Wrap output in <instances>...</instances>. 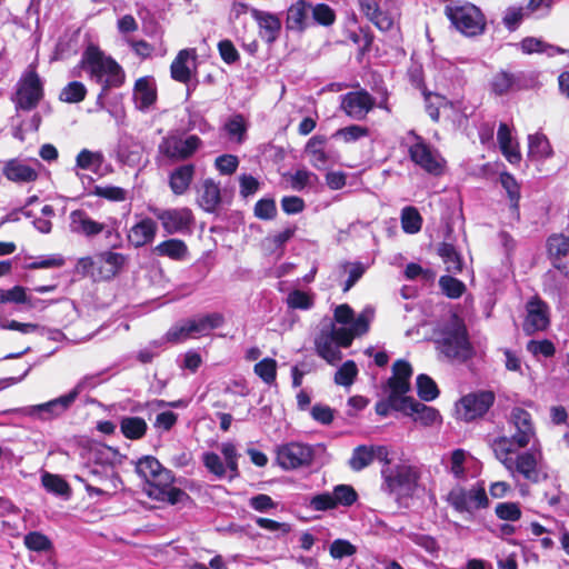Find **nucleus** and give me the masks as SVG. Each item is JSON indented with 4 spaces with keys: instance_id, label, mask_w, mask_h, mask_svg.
Returning a JSON list of instances; mask_svg holds the SVG:
<instances>
[{
    "instance_id": "nucleus-49",
    "label": "nucleus",
    "mask_w": 569,
    "mask_h": 569,
    "mask_svg": "<svg viewBox=\"0 0 569 569\" xmlns=\"http://www.w3.org/2000/svg\"><path fill=\"white\" fill-rule=\"evenodd\" d=\"M87 92L82 82L71 81L61 90L59 100L66 103H79L86 99Z\"/></svg>"
},
{
    "instance_id": "nucleus-19",
    "label": "nucleus",
    "mask_w": 569,
    "mask_h": 569,
    "mask_svg": "<svg viewBox=\"0 0 569 569\" xmlns=\"http://www.w3.org/2000/svg\"><path fill=\"white\" fill-rule=\"evenodd\" d=\"M413 373L411 365L403 359H398L392 365V376L387 380V386L393 395L408 397L410 391V378Z\"/></svg>"
},
{
    "instance_id": "nucleus-20",
    "label": "nucleus",
    "mask_w": 569,
    "mask_h": 569,
    "mask_svg": "<svg viewBox=\"0 0 569 569\" xmlns=\"http://www.w3.org/2000/svg\"><path fill=\"white\" fill-rule=\"evenodd\" d=\"M250 13L260 29L261 38L268 44L276 42L282 28L279 17L272 12L262 11L256 8L250 9Z\"/></svg>"
},
{
    "instance_id": "nucleus-35",
    "label": "nucleus",
    "mask_w": 569,
    "mask_h": 569,
    "mask_svg": "<svg viewBox=\"0 0 569 569\" xmlns=\"http://www.w3.org/2000/svg\"><path fill=\"white\" fill-rule=\"evenodd\" d=\"M515 470L531 482L539 481L538 462L536 456L530 451L517 456Z\"/></svg>"
},
{
    "instance_id": "nucleus-40",
    "label": "nucleus",
    "mask_w": 569,
    "mask_h": 569,
    "mask_svg": "<svg viewBox=\"0 0 569 569\" xmlns=\"http://www.w3.org/2000/svg\"><path fill=\"white\" fill-rule=\"evenodd\" d=\"M221 202L219 186L212 179H206L202 182V192L200 196V206L207 212H214Z\"/></svg>"
},
{
    "instance_id": "nucleus-29",
    "label": "nucleus",
    "mask_w": 569,
    "mask_h": 569,
    "mask_svg": "<svg viewBox=\"0 0 569 569\" xmlns=\"http://www.w3.org/2000/svg\"><path fill=\"white\" fill-rule=\"evenodd\" d=\"M190 58L197 59L194 48L182 49L177 53L170 66V76L174 81L186 84L191 80V70L188 67Z\"/></svg>"
},
{
    "instance_id": "nucleus-23",
    "label": "nucleus",
    "mask_w": 569,
    "mask_h": 569,
    "mask_svg": "<svg viewBox=\"0 0 569 569\" xmlns=\"http://www.w3.org/2000/svg\"><path fill=\"white\" fill-rule=\"evenodd\" d=\"M70 227L72 232L92 238L104 231L106 224L93 220L89 213L82 209L70 212Z\"/></svg>"
},
{
    "instance_id": "nucleus-43",
    "label": "nucleus",
    "mask_w": 569,
    "mask_h": 569,
    "mask_svg": "<svg viewBox=\"0 0 569 569\" xmlns=\"http://www.w3.org/2000/svg\"><path fill=\"white\" fill-rule=\"evenodd\" d=\"M375 457L376 452L373 447L360 445L353 449L349 466L352 470L360 471L371 465Z\"/></svg>"
},
{
    "instance_id": "nucleus-25",
    "label": "nucleus",
    "mask_w": 569,
    "mask_h": 569,
    "mask_svg": "<svg viewBox=\"0 0 569 569\" xmlns=\"http://www.w3.org/2000/svg\"><path fill=\"white\" fill-rule=\"evenodd\" d=\"M405 415L413 417V420L420 422L422 426H432L441 419L440 412L433 407H429L422 402L417 401L412 397H407Z\"/></svg>"
},
{
    "instance_id": "nucleus-36",
    "label": "nucleus",
    "mask_w": 569,
    "mask_h": 569,
    "mask_svg": "<svg viewBox=\"0 0 569 569\" xmlns=\"http://www.w3.org/2000/svg\"><path fill=\"white\" fill-rule=\"evenodd\" d=\"M326 142L327 138L325 136H313L306 146V152L310 156L311 164L319 170L325 169L329 160L323 149Z\"/></svg>"
},
{
    "instance_id": "nucleus-51",
    "label": "nucleus",
    "mask_w": 569,
    "mask_h": 569,
    "mask_svg": "<svg viewBox=\"0 0 569 569\" xmlns=\"http://www.w3.org/2000/svg\"><path fill=\"white\" fill-rule=\"evenodd\" d=\"M23 543L27 549L36 552L50 551L53 547L48 536L40 531H30L23 538Z\"/></svg>"
},
{
    "instance_id": "nucleus-5",
    "label": "nucleus",
    "mask_w": 569,
    "mask_h": 569,
    "mask_svg": "<svg viewBox=\"0 0 569 569\" xmlns=\"http://www.w3.org/2000/svg\"><path fill=\"white\" fill-rule=\"evenodd\" d=\"M44 97L43 82L36 69L27 70L19 81L12 101L17 110L31 111Z\"/></svg>"
},
{
    "instance_id": "nucleus-31",
    "label": "nucleus",
    "mask_w": 569,
    "mask_h": 569,
    "mask_svg": "<svg viewBox=\"0 0 569 569\" xmlns=\"http://www.w3.org/2000/svg\"><path fill=\"white\" fill-rule=\"evenodd\" d=\"M437 253L446 266L448 273L458 274L462 272L465 266L463 258L455 244L446 241L440 242Z\"/></svg>"
},
{
    "instance_id": "nucleus-1",
    "label": "nucleus",
    "mask_w": 569,
    "mask_h": 569,
    "mask_svg": "<svg viewBox=\"0 0 569 569\" xmlns=\"http://www.w3.org/2000/svg\"><path fill=\"white\" fill-rule=\"evenodd\" d=\"M80 68L83 69L90 80L101 86L97 97V103L102 106L103 98L113 88H120L126 81L122 67L96 44H89L81 57Z\"/></svg>"
},
{
    "instance_id": "nucleus-15",
    "label": "nucleus",
    "mask_w": 569,
    "mask_h": 569,
    "mask_svg": "<svg viewBox=\"0 0 569 569\" xmlns=\"http://www.w3.org/2000/svg\"><path fill=\"white\" fill-rule=\"evenodd\" d=\"M510 422L515 426L516 432L512 440L518 448H525L535 436V425L530 412L520 407L512 408L510 412Z\"/></svg>"
},
{
    "instance_id": "nucleus-59",
    "label": "nucleus",
    "mask_w": 569,
    "mask_h": 569,
    "mask_svg": "<svg viewBox=\"0 0 569 569\" xmlns=\"http://www.w3.org/2000/svg\"><path fill=\"white\" fill-rule=\"evenodd\" d=\"M370 134V129L366 126L350 124L340 128L333 134L340 137L346 143L355 142L361 138H366Z\"/></svg>"
},
{
    "instance_id": "nucleus-2",
    "label": "nucleus",
    "mask_w": 569,
    "mask_h": 569,
    "mask_svg": "<svg viewBox=\"0 0 569 569\" xmlns=\"http://www.w3.org/2000/svg\"><path fill=\"white\" fill-rule=\"evenodd\" d=\"M441 338L437 341L440 351L450 359L466 361L473 355L469 340L467 326L462 318L453 313L450 321L440 331Z\"/></svg>"
},
{
    "instance_id": "nucleus-21",
    "label": "nucleus",
    "mask_w": 569,
    "mask_h": 569,
    "mask_svg": "<svg viewBox=\"0 0 569 569\" xmlns=\"http://www.w3.org/2000/svg\"><path fill=\"white\" fill-rule=\"evenodd\" d=\"M158 99V90L154 80L149 77H140L133 86V100L140 111L150 109Z\"/></svg>"
},
{
    "instance_id": "nucleus-45",
    "label": "nucleus",
    "mask_w": 569,
    "mask_h": 569,
    "mask_svg": "<svg viewBox=\"0 0 569 569\" xmlns=\"http://www.w3.org/2000/svg\"><path fill=\"white\" fill-rule=\"evenodd\" d=\"M407 397H398L389 391L386 399L380 400L376 403V413L381 417H387L391 410L399 411L405 415Z\"/></svg>"
},
{
    "instance_id": "nucleus-55",
    "label": "nucleus",
    "mask_w": 569,
    "mask_h": 569,
    "mask_svg": "<svg viewBox=\"0 0 569 569\" xmlns=\"http://www.w3.org/2000/svg\"><path fill=\"white\" fill-rule=\"evenodd\" d=\"M331 493L335 499L336 507H350L358 499L356 489L350 485H338L333 488Z\"/></svg>"
},
{
    "instance_id": "nucleus-48",
    "label": "nucleus",
    "mask_w": 569,
    "mask_h": 569,
    "mask_svg": "<svg viewBox=\"0 0 569 569\" xmlns=\"http://www.w3.org/2000/svg\"><path fill=\"white\" fill-rule=\"evenodd\" d=\"M448 273L439 278V287L442 293L449 299L460 298L467 290L466 284Z\"/></svg>"
},
{
    "instance_id": "nucleus-62",
    "label": "nucleus",
    "mask_w": 569,
    "mask_h": 569,
    "mask_svg": "<svg viewBox=\"0 0 569 569\" xmlns=\"http://www.w3.org/2000/svg\"><path fill=\"white\" fill-rule=\"evenodd\" d=\"M527 351L535 357L542 356L545 358H551L556 355V346L549 339L529 340Z\"/></svg>"
},
{
    "instance_id": "nucleus-3",
    "label": "nucleus",
    "mask_w": 569,
    "mask_h": 569,
    "mask_svg": "<svg viewBox=\"0 0 569 569\" xmlns=\"http://www.w3.org/2000/svg\"><path fill=\"white\" fill-rule=\"evenodd\" d=\"M445 16L451 24L467 37L482 34L486 30V17L476 4L465 2L459 6H446Z\"/></svg>"
},
{
    "instance_id": "nucleus-44",
    "label": "nucleus",
    "mask_w": 569,
    "mask_h": 569,
    "mask_svg": "<svg viewBox=\"0 0 569 569\" xmlns=\"http://www.w3.org/2000/svg\"><path fill=\"white\" fill-rule=\"evenodd\" d=\"M417 393L422 401H432L438 398L440 390L435 380L426 375L420 373L416 379Z\"/></svg>"
},
{
    "instance_id": "nucleus-16",
    "label": "nucleus",
    "mask_w": 569,
    "mask_h": 569,
    "mask_svg": "<svg viewBox=\"0 0 569 569\" xmlns=\"http://www.w3.org/2000/svg\"><path fill=\"white\" fill-rule=\"evenodd\" d=\"M98 258V279L110 281L119 276L129 262V256L112 250L102 251Z\"/></svg>"
},
{
    "instance_id": "nucleus-64",
    "label": "nucleus",
    "mask_w": 569,
    "mask_h": 569,
    "mask_svg": "<svg viewBox=\"0 0 569 569\" xmlns=\"http://www.w3.org/2000/svg\"><path fill=\"white\" fill-rule=\"evenodd\" d=\"M202 462L207 470L217 478L226 477V467L218 453L213 451L204 452Z\"/></svg>"
},
{
    "instance_id": "nucleus-33",
    "label": "nucleus",
    "mask_w": 569,
    "mask_h": 569,
    "mask_svg": "<svg viewBox=\"0 0 569 569\" xmlns=\"http://www.w3.org/2000/svg\"><path fill=\"white\" fill-rule=\"evenodd\" d=\"M316 351L329 365H336L342 359V352L328 333L321 332L315 340Z\"/></svg>"
},
{
    "instance_id": "nucleus-58",
    "label": "nucleus",
    "mask_w": 569,
    "mask_h": 569,
    "mask_svg": "<svg viewBox=\"0 0 569 569\" xmlns=\"http://www.w3.org/2000/svg\"><path fill=\"white\" fill-rule=\"evenodd\" d=\"M312 19L316 23L323 27H330L336 21L335 10L327 3H317L310 8Z\"/></svg>"
},
{
    "instance_id": "nucleus-9",
    "label": "nucleus",
    "mask_w": 569,
    "mask_h": 569,
    "mask_svg": "<svg viewBox=\"0 0 569 569\" xmlns=\"http://www.w3.org/2000/svg\"><path fill=\"white\" fill-rule=\"evenodd\" d=\"M315 458L311 446L301 442H288L276 449V460L283 470L309 467Z\"/></svg>"
},
{
    "instance_id": "nucleus-60",
    "label": "nucleus",
    "mask_w": 569,
    "mask_h": 569,
    "mask_svg": "<svg viewBox=\"0 0 569 569\" xmlns=\"http://www.w3.org/2000/svg\"><path fill=\"white\" fill-rule=\"evenodd\" d=\"M91 194L113 202H121L127 199V191L117 186H94Z\"/></svg>"
},
{
    "instance_id": "nucleus-22",
    "label": "nucleus",
    "mask_w": 569,
    "mask_h": 569,
    "mask_svg": "<svg viewBox=\"0 0 569 569\" xmlns=\"http://www.w3.org/2000/svg\"><path fill=\"white\" fill-rule=\"evenodd\" d=\"M80 395V386H76L67 395L60 396L36 407L42 419H52L66 412Z\"/></svg>"
},
{
    "instance_id": "nucleus-28",
    "label": "nucleus",
    "mask_w": 569,
    "mask_h": 569,
    "mask_svg": "<svg viewBox=\"0 0 569 569\" xmlns=\"http://www.w3.org/2000/svg\"><path fill=\"white\" fill-rule=\"evenodd\" d=\"M196 166L193 163H184L177 167L169 174V187L173 194L182 196L186 193L193 180Z\"/></svg>"
},
{
    "instance_id": "nucleus-7",
    "label": "nucleus",
    "mask_w": 569,
    "mask_h": 569,
    "mask_svg": "<svg viewBox=\"0 0 569 569\" xmlns=\"http://www.w3.org/2000/svg\"><path fill=\"white\" fill-rule=\"evenodd\" d=\"M447 501L457 512L470 516L473 515L475 510L485 509L489 506L483 483H477L470 490L457 486L449 491Z\"/></svg>"
},
{
    "instance_id": "nucleus-10",
    "label": "nucleus",
    "mask_w": 569,
    "mask_h": 569,
    "mask_svg": "<svg viewBox=\"0 0 569 569\" xmlns=\"http://www.w3.org/2000/svg\"><path fill=\"white\" fill-rule=\"evenodd\" d=\"M496 395L491 390H479L465 395L459 400L462 418L469 422L482 418L493 406Z\"/></svg>"
},
{
    "instance_id": "nucleus-56",
    "label": "nucleus",
    "mask_w": 569,
    "mask_h": 569,
    "mask_svg": "<svg viewBox=\"0 0 569 569\" xmlns=\"http://www.w3.org/2000/svg\"><path fill=\"white\" fill-rule=\"evenodd\" d=\"M4 303H13V305L29 303V297L27 295V289L19 284L12 287L11 289L0 288V305H4Z\"/></svg>"
},
{
    "instance_id": "nucleus-61",
    "label": "nucleus",
    "mask_w": 569,
    "mask_h": 569,
    "mask_svg": "<svg viewBox=\"0 0 569 569\" xmlns=\"http://www.w3.org/2000/svg\"><path fill=\"white\" fill-rule=\"evenodd\" d=\"M277 204L273 198L259 199L253 208V214L260 220H272L277 217Z\"/></svg>"
},
{
    "instance_id": "nucleus-34",
    "label": "nucleus",
    "mask_w": 569,
    "mask_h": 569,
    "mask_svg": "<svg viewBox=\"0 0 569 569\" xmlns=\"http://www.w3.org/2000/svg\"><path fill=\"white\" fill-rule=\"evenodd\" d=\"M153 251L157 256L168 257L172 260L180 261L188 254V247L183 240L171 238L157 244Z\"/></svg>"
},
{
    "instance_id": "nucleus-63",
    "label": "nucleus",
    "mask_w": 569,
    "mask_h": 569,
    "mask_svg": "<svg viewBox=\"0 0 569 569\" xmlns=\"http://www.w3.org/2000/svg\"><path fill=\"white\" fill-rule=\"evenodd\" d=\"M496 516L505 521H517L521 518V509L518 502H500L495 508Z\"/></svg>"
},
{
    "instance_id": "nucleus-46",
    "label": "nucleus",
    "mask_w": 569,
    "mask_h": 569,
    "mask_svg": "<svg viewBox=\"0 0 569 569\" xmlns=\"http://www.w3.org/2000/svg\"><path fill=\"white\" fill-rule=\"evenodd\" d=\"M422 217L412 206L405 207L401 211V228L406 233L415 234L421 230Z\"/></svg>"
},
{
    "instance_id": "nucleus-8",
    "label": "nucleus",
    "mask_w": 569,
    "mask_h": 569,
    "mask_svg": "<svg viewBox=\"0 0 569 569\" xmlns=\"http://www.w3.org/2000/svg\"><path fill=\"white\" fill-rule=\"evenodd\" d=\"M202 147V140L197 134L182 139L178 134L163 137L158 146L159 152L171 162L190 159Z\"/></svg>"
},
{
    "instance_id": "nucleus-52",
    "label": "nucleus",
    "mask_w": 569,
    "mask_h": 569,
    "mask_svg": "<svg viewBox=\"0 0 569 569\" xmlns=\"http://www.w3.org/2000/svg\"><path fill=\"white\" fill-rule=\"evenodd\" d=\"M253 372L267 385H272L277 379V361L273 358H263L253 366Z\"/></svg>"
},
{
    "instance_id": "nucleus-27",
    "label": "nucleus",
    "mask_w": 569,
    "mask_h": 569,
    "mask_svg": "<svg viewBox=\"0 0 569 569\" xmlns=\"http://www.w3.org/2000/svg\"><path fill=\"white\" fill-rule=\"evenodd\" d=\"M157 230V222L144 218L130 228L127 238L134 248H140L153 241Z\"/></svg>"
},
{
    "instance_id": "nucleus-11",
    "label": "nucleus",
    "mask_w": 569,
    "mask_h": 569,
    "mask_svg": "<svg viewBox=\"0 0 569 569\" xmlns=\"http://www.w3.org/2000/svg\"><path fill=\"white\" fill-rule=\"evenodd\" d=\"M409 157L412 162L430 174L439 176L443 171V160L420 136H416V142L409 147Z\"/></svg>"
},
{
    "instance_id": "nucleus-42",
    "label": "nucleus",
    "mask_w": 569,
    "mask_h": 569,
    "mask_svg": "<svg viewBox=\"0 0 569 569\" xmlns=\"http://www.w3.org/2000/svg\"><path fill=\"white\" fill-rule=\"evenodd\" d=\"M104 162V156L101 151H91L82 149L76 157V166L82 170H92L97 172Z\"/></svg>"
},
{
    "instance_id": "nucleus-18",
    "label": "nucleus",
    "mask_w": 569,
    "mask_h": 569,
    "mask_svg": "<svg viewBox=\"0 0 569 569\" xmlns=\"http://www.w3.org/2000/svg\"><path fill=\"white\" fill-rule=\"evenodd\" d=\"M548 256L552 266L560 272L569 273V237L551 234L547 240Z\"/></svg>"
},
{
    "instance_id": "nucleus-57",
    "label": "nucleus",
    "mask_w": 569,
    "mask_h": 569,
    "mask_svg": "<svg viewBox=\"0 0 569 569\" xmlns=\"http://www.w3.org/2000/svg\"><path fill=\"white\" fill-rule=\"evenodd\" d=\"M358 376V368L353 360H347L335 373V382L340 386L350 387Z\"/></svg>"
},
{
    "instance_id": "nucleus-26",
    "label": "nucleus",
    "mask_w": 569,
    "mask_h": 569,
    "mask_svg": "<svg viewBox=\"0 0 569 569\" xmlns=\"http://www.w3.org/2000/svg\"><path fill=\"white\" fill-rule=\"evenodd\" d=\"M312 3L306 0H297L287 12L286 28L290 31L303 32L308 28V16Z\"/></svg>"
},
{
    "instance_id": "nucleus-47",
    "label": "nucleus",
    "mask_w": 569,
    "mask_h": 569,
    "mask_svg": "<svg viewBox=\"0 0 569 569\" xmlns=\"http://www.w3.org/2000/svg\"><path fill=\"white\" fill-rule=\"evenodd\" d=\"M221 453L226 461V471L229 470V480L232 481L240 477V470L238 466V459L240 455L237 451L236 446L232 442H223L221 445Z\"/></svg>"
},
{
    "instance_id": "nucleus-4",
    "label": "nucleus",
    "mask_w": 569,
    "mask_h": 569,
    "mask_svg": "<svg viewBox=\"0 0 569 569\" xmlns=\"http://www.w3.org/2000/svg\"><path fill=\"white\" fill-rule=\"evenodd\" d=\"M137 473L146 481L144 492L153 499V492L164 491L174 482L171 470L164 468L153 456H143L136 465Z\"/></svg>"
},
{
    "instance_id": "nucleus-53",
    "label": "nucleus",
    "mask_w": 569,
    "mask_h": 569,
    "mask_svg": "<svg viewBox=\"0 0 569 569\" xmlns=\"http://www.w3.org/2000/svg\"><path fill=\"white\" fill-rule=\"evenodd\" d=\"M153 500L177 505L184 501H191V497L180 488L169 486L164 491L153 492Z\"/></svg>"
},
{
    "instance_id": "nucleus-41",
    "label": "nucleus",
    "mask_w": 569,
    "mask_h": 569,
    "mask_svg": "<svg viewBox=\"0 0 569 569\" xmlns=\"http://www.w3.org/2000/svg\"><path fill=\"white\" fill-rule=\"evenodd\" d=\"M223 322L224 317L221 313H208L199 319L189 320V330H192V333L206 335L209 331L221 327Z\"/></svg>"
},
{
    "instance_id": "nucleus-30",
    "label": "nucleus",
    "mask_w": 569,
    "mask_h": 569,
    "mask_svg": "<svg viewBox=\"0 0 569 569\" xmlns=\"http://www.w3.org/2000/svg\"><path fill=\"white\" fill-rule=\"evenodd\" d=\"M3 176L12 182H33L38 179V171L17 160L11 159L3 167Z\"/></svg>"
},
{
    "instance_id": "nucleus-50",
    "label": "nucleus",
    "mask_w": 569,
    "mask_h": 569,
    "mask_svg": "<svg viewBox=\"0 0 569 569\" xmlns=\"http://www.w3.org/2000/svg\"><path fill=\"white\" fill-rule=\"evenodd\" d=\"M41 482L48 492L58 496H69L71 492L69 483L59 475L46 472L41 477Z\"/></svg>"
},
{
    "instance_id": "nucleus-54",
    "label": "nucleus",
    "mask_w": 569,
    "mask_h": 569,
    "mask_svg": "<svg viewBox=\"0 0 569 569\" xmlns=\"http://www.w3.org/2000/svg\"><path fill=\"white\" fill-rule=\"evenodd\" d=\"M284 177H288L291 189L297 191H301L313 182H318V176L307 169H299L292 174H284Z\"/></svg>"
},
{
    "instance_id": "nucleus-38",
    "label": "nucleus",
    "mask_w": 569,
    "mask_h": 569,
    "mask_svg": "<svg viewBox=\"0 0 569 569\" xmlns=\"http://www.w3.org/2000/svg\"><path fill=\"white\" fill-rule=\"evenodd\" d=\"M500 183L502 188L506 190L507 196L510 200V209L517 219L520 218V184L517 182L516 178L505 171L500 173Z\"/></svg>"
},
{
    "instance_id": "nucleus-13",
    "label": "nucleus",
    "mask_w": 569,
    "mask_h": 569,
    "mask_svg": "<svg viewBox=\"0 0 569 569\" xmlns=\"http://www.w3.org/2000/svg\"><path fill=\"white\" fill-rule=\"evenodd\" d=\"M526 309L527 316L522 325L526 335L530 336L549 327V307L539 296H533L527 302Z\"/></svg>"
},
{
    "instance_id": "nucleus-37",
    "label": "nucleus",
    "mask_w": 569,
    "mask_h": 569,
    "mask_svg": "<svg viewBox=\"0 0 569 569\" xmlns=\"http://www.w3.org/2000/svg\"><path fill=\"white\" fill-rule=\"evenodd\" d=\"M422 96L425 99V110L429 118L436 123L439 122L440 120L441 109L452 108L451 101H449L447 97L442 94L427 90L426 92L422 93Z\"/></svg>"
},
{
    "instance_id": "nucleus-12",
    "label": "nucleus",
    "mask_w": 569,
    "mask_h": 569,
    "mask_svg": "<svg viewBox=\"0 0 569 569\" xmlns=\"http://www.w3.org/2000/svg\"><path fill=\"white\" fill-rule=\"evenodd\" d=\"M376 107V99L366 90L349 91L341 96V110L351 119L365 120Z\"/></svg>"
},
{
    "instance_id": "nucleus-32",
    "label": "nucleus",
    "mask_w": 569,
    "mask_h": 569,
    "mask_svg": "<svg viewBox=\"0 0 569 569\" xmlns=\"http://www.w3.org/2000/svg\"><path fill=\"white\" fill-rule=\"evenodd\" d=\"M553 156V149L546 134L536 132L528 136V158L540 161Z\"/></svg>"
},
{
    "instance_id": "nucleus-24",
    "label": "nucleus",
    "mask_w": 569,
    "mask_h": 569,
    "mask_svg": "<svg viewBox=\"0 0 569 569\" xmlns=\"http://www.w3.org/2000/svg\"><path fill=\"white\" fill-rule=\"evenodd\" d=\"M360 11L378 28L380 31L392 29L395 21L388 11L380 8L378 0H359Z\"/></svg>"
},
{
    "instance_id": "nucleus-39",
    "label": "nucleus",
    "mask_w": 569,
    "mask_h": 569,
    "mask_svg": "<svg viewBox=\"0 0 569 569\" xmlns=\"http://www.w3.org/2000/svg\"><path fill=\"white\" fill-rule=\"evenodd\" d=\"M148 430L146 420L141 417H122L120 420V431L126 439H142Z\"/></svg>"
},
{
    "instance_id": "nucleus-17",
    "label": "nucleus",
    "mask_w": 569,
    "mask_h": 569,
    "mask_svg": "<svg viewBox=\"0 0 569 569\" xmlns=\"http://www.w3.org/2000/svg\"><path fill=\"white\" fill-rule=\"evenodd\" d=\"M523 72H511L500 69L490 80V90L493 94L502 97L510 92L521 91L526 89Z\"/></svg>"
},
{
    "instance_id": "nucleus-14",
    "label": "nucleus",
    "mask_w": 569,
    "mask_h": 569,
    "mask_svg": "<svg viewBox=\"0 0 569 569\" xmlns=\"http://www.w3.org/2000/svg\"><path fill=\"white\" fill-rule=\"evenodd\" d=\"M156 216L168 234L189 230L193 222V214L189 208L160 210Z\"/></svg>"
},
{
    "instance_id": "nucleus-6",
    "label": "nucleus",
    "mask_w": 569,
    "mask_h": 569,
    "mask_svg": "<svg viewBox=\"0 0 569 569\" xmlns=\"http://www.w3.org/2000/svg\"><path fill=\"white\" fill-rule=\"evenodd\" d=\"M381 475L386 490L398 498L412 496L419 480V473L416 468L408 465L388 467L382 469Z\"/></svg>"
}]
</instances>
